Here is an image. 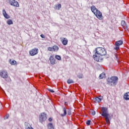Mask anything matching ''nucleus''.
Returning <instances> with one entry per match:
<instances>
[{
  "label": "nucleus",
  "mask_w": 129,
  "mask_h": 129,
  "mask_svg": "<svg viewBox=\"0 0 129 129\" xmlns=\"http://www.w3.org/2000/svg\"><path fill=\"white\" fill-rule=\"evenodd\" d=\"M106 50L103 47H97L95 49V54L93 55L94 59L97 62H101L103 60L102 56L106 55Z\"/></svg>",
  "instance_id": "f257e3e1"
},
{
  "label": "nucleus",
  "mask_w": 129,
  "mask_h": 129,
  "mask_svg": "<svg viewBox=\"0 0 129 129\" xmlns=\"http://www.w3.org/2000/svg\"><path fill=\"white\" fill-rule=\"evenodd\" d=\"M102 116L105 117V121L108 124L110 123V121H109V113L107 112V108L103 107H102Z\"/></svg>",
  "instance_id": "f03ea898"
},
{
  "label": "nucleus",
  "mask_w": 129,
  "mask_h": 129,
  "mask_svg": "<svg viewBox=\"0 0 129 129\" xmlns=\"http://www.w3.org/2000/svg\"><path fill=\"white\" fill-rule=\"evenodd\" d=\"M123 44V42L122 40H118L115 42V47H114V50L116 51H118L119 50V46H121Z\"/></svg>",
  "instance_id": "7ed1b4c3"
},
{
  "label": "nucleus",
  "mask_w": 129,
  "mask_h": 129,
  "mask_svg": "<svg viewBox=\"0 0 129 129\" xmlns=\"http://www.w3.org/2000/svg\"><path fill=\"white\" fill-rule=\"evenodd\" d=\"M47 120V114L45 113H41V114L39 115V121L43 123L44 121H46Z\"/></svg>",
  "instance_id": "20e7f679"
},
{
  "label": "nucleus",
  "mask_w": 129,
  "mask_h": 129,
  "mask_svg": "<svg viewBox=\"0 0 129 129\" xmlns=\"http://www.w3.org/2000/svg\"><path fill=\"white\" fill-rule=\"evenodd\" d=\"M94 15L96 16L97 19H98V20H100L101 21L103 20V16H102V13L99 10H98Z\"/></svg>",
  "instance_id": "39448f33"
},
{
  "label": "nucleus",
  "mask_w": 129,
  "mask_h": 129,
  "mask_svg": "<svg viewBox=\"0 0 129 129\" xmlns=\"http://www.w3.org/2000/svg\"><path fill=\"white\" fill-rule=\"evenodd\" d=\"M9 4L11 6H13V7H16V8H19L20 7V5L19 3L15 0H9Z\"/></svg>",
  "instance_id": "423d86ee"
},
{
  "label": "nucleus",
  "mask_w": 129,
  "mask_h": 129,
  "mask_svg": "<svg viewBox=\"0 0 129 129\" xmlns=\"http://www.w3.org/2000/svg\"><path fill=\"white\" fill-rule=\"evenodd\" d=\"M0 76L2 78H4V79H6V78H8L9 76V74H8V72L6 71H2L0 72Z\"/></svg>",
  "instance_id": "0eeeda50"
},
{
  "label": "nucleus",
  "mask_w": 129,
  "mask_h": 129,
  "mask_svg": "<svg viewBox=\"0 0 129 129\" xmlns=\"http://www.w3.org/2000/svg\"><path fill=\"white\" fill-rule=\"evenodd\" d=\"M39 49L37 48H34L31 50L29 51V54L30 56H35V55H37L38 54V51Z\"/></svg>",
  "instance_id": "6e6552de"
},
{
  "label": "nucleus",
  "mask_w": 129,
  "mask_h": 129,
  "mask_svg": "<svg viewBox=\"0 0 129 129\" xmlns=\"http://www.w3.org/2000/svg\"><path fill=\"white\" fill-rule=\"evenodd\" d=\"M110 83H113V85H115L118 81V78L117 77H112L110 78Z\"/></svg>",
  "instance_id": "1a4fd4ad"
},
{
  "label": "nucleus",
  "mask_w": 129,
  "mask_h": 129,
  "mask_svg": "<svg viewBox=\"0 0 129 129\" xmlns=\"http://www.w3.org/2000/svg\"><path fill=\"white\" fill-rule=\"evenodd\" d=\"M103 99V97L100 96L94 99V102H95V103H99V102H100Z\"/></svg>",
  "instance_id": "9d476101"
},
{
  "label": "nucleus",
  "mask_w": 129,
  "mask_h": 129,
  "mask_svg": "<svg viewBox=\"0 0 129 129\" xmlns=\"http://www.w3.org/2000/svg\"><path fill=\"white\" fill-rule=\"evenodd\" d=\"M60 40L63 46H66L67 44H68V39L66 38H62L61 37L60 38Z\"/></svg>",
  "instance_id": "9b49d317"
},
{
  "label": "nucleus",
  "mask_w": 129,
  "mask_h": 129,
  "mask_svg": "<svg viewBox=\"0 0 129 129\" xmlns=\"http://www.w3.org/2000/svg\"><path fill=\"white\" fill-rule=\"evenodd\" d=\"M49 60H50V63H51V64H52V65H55V64H56V63H57L56 59H55V58H54V57H53L52 56H50Z\"/></svg>",
  "instance_id": "f8f14e48"
},
{
  "label": "nucleus",
  "mask_w": 129,
  "mask_h": 129,
  "mask_svg": "<svg viewBox=\"0 0 129 129\" xmlns=\"http://www.w3.org/2000/svg\"><path fill=\"white\" fill-rule=\"evenodd\" d=\"M91 11L92 13H93L94 15L95 13L98 11V9H97V8H96L95 6H92V7H91Z\"/></svg>",
  "instance_id": "ddd939ff"
},
{
  "label": "nucleus",
  "mask_w": 129,
  "mask_h": 129,
  "mask_svg": "<svg viewBox=\"0 0 129 129\" xmlns=\"http://www.w3.org/2000/svg\"><path fill=\"white\" fill-rule=\"evenodd\" d=\"M3 16H4L6 19H10V16H9V15L7 14V12L5 9L3 10Z\"/></svg>",
  "instance_id": "4468645a"
},
{
  "label": "nucleus",
  "mask_w": 129,
  "mask_h": 129,
  "mask_svg": "<svg viewBox=\"0 0 129 129\" xmlns=\"http://www.w3.org/2000/svg\"><path fill=\"white\" fill-rule=\"evenodd\" d=\"M123 99H125V100H129V92L124 94Z\"/></svg>",
  "instance_id": "2eb2a0df"
},
{
  "label": "nucleus",
  "mask_w": 129,
  "mask_h": 129,
  "mask_svg": "<svg viewBox=\"0 0 129 129\" xmlns=\"http://www.w3.org/2000/svg\"><path fill=\"white\" fill-rule=\"evenodd\" d=\"M121 25L124 28V29H127V26H126V23H125V21H122L121 22Z\"/></svg>",
  "instance_id": "dca6fc26"
},
{
  "label": "nucleus",
  "mask_w": 129,
  "mask_h": 129,
  "mask_svg": "<svg viewBox=\"0 0 129 129\" xmlns=\"http://www.w3.org/2000/svg\"><path fill=\"white\" fill-rule=\"evenodd\" d=\"M9 63L11 65H17V61H16L15 60H12V59H10L9 60Z\"/></svg>",
  "instance_id": "f3484780"
},
{
  "label": "nucleus",
  "mask_w": 129,
  "mask_h": 129,
  "mask_svg": "<svg viewBox=\"0 0 129 129\" xmlns=\"http://www.w3.org/2000/svg\"><path fill=\"white\" fill-rule=\"evenodd\" d=\"M48 129H54V126L52 123H49L47 125Z\"/></svg>",
  "instance_id": "a211bd4d"
},
{
  "label": "nucleus",
  "mask_w": 129,
  "mask_h": 129,
  "mask_svg": "<svg viewBox=\"0 0 129 129\" xmlns=\"http://www.w3.org/2000/svg\"><path fill=\"white\" fill-rule=\"evenodd\" d=\"M52 49L54 52H57V51H58V50H59V47L57 45H54L52 47Z\"/></svg>",
  "instance_id": "6ab92c4d"
},
{
  "label": "nucleus",
  "mask_w": 129,
  "mask_h": 129,
  "mask_svg": "<svg viewBox=\"0 0 129 129\" xmlns=\"http://www.w3.org/2000/svg\"><path fill=\"white\" fill-rule=\"evenodd\" d=\"M105 77V73H102L101 74L99 77V79H103Z\"/></svg>",
  "instance_id": "aec40b11"
},
{
  "label": "nucleus",
  "mask_w": 129,
  "mask_h": 129,
  "mask_svg": "<svg viewBox=\"0 0 129 129\" xmlns=\"http://www.w3.org/2000/svg\"><path fill=\"white\" fill-rule=\"evenodd\" d=\"M61 7H62V6L61 5V4H58V5L55 6L54 9L55 10H60V9H61Z\"/></svg>",
  "instance_id": "412c9836"
},
{
  "label": "nucleus",
  "mask_w": 129,
  "mask_h": 129,
  "mask_svg": "<svg viewBox=\"0 0 129 129\" xmlns=\"http://www.w3.org/2000/svg\"><path fill=\"white\" fill-rule=\"evenodd\" d=\"M63 113L61 114V116H65L67 114V112L66 111V108L64 107L63 108Z\"/></svg>",
  "instance_id": "4be33fe9"
},
{
  "label": "nucleus",
  "mask_w": 129,
  "mask_h": 129,
  "mask_svg": "<svg viewBox=\"0 0 129 129\" xmlns=\"http://www.w3.org/2000/svg\"><path fill=\"white\" fill-rule=\"evenodd\" d=\"M67 83H68V84H71V83H74V81H73L72 79H69L68 80V81H67Z\"/></svg>",
  "instance_id": "5701e85b"
},
{
  "label": "nucleus",
  "mask_w": 129,
  "mask_h": 129,
  "mask_svg": "<svg viewBox=\"0 0 129 129\" xmlns=\"http://www.w3.org/2000/svg\"><path fill=\"white\" fill-rule=\"evenodd\" d=\"M7 24L8 25H13V20H11V19H9L7 21Z\"/></svg>",
  "instance_id": "b1692460"
},
{
  "label": "nucleus",
  "mask_w": 129,
  "mask_h": 129,
  "mask_svg": "<svg viewBox=\"0 0 129 129\" xmlns=\"http://www.w3.org/2000/svg\"><path fill=\"white\" fill-rule=\"evenodd\" d=\"M55 58L57 59V60H58L59 61H61V56L60 55H56Z\"/></svg>",
  "instance_id": "393cba45"
},
{
  "label": "nucleus",
  "mask_w": 129,
  "mask_h": 129,
  "mask_svg": "<svg viewBox=\"0 0 129 129\" xmlns=\"http://www.w3.org/2000/svg\"><path fill=\"white\" fill-rule=\"evenodd\" d=\"M47 90L49 91V92H52V93H54V92H55L54 90L50 88H47Z\"/></svg>",
  "instance_id": "a878e982"
},
{
  "label": "nucleus",
  "mask_w": 129,
  "mask_h": 129,
  "mask_svg": "<svg viewBox=\"0 0 129 129\" xmlns=\"http://www.w3.org/2000/svg\"><path fill=\"white\" fill-rule=\"evenodd\" d=\"M10 117V115L9 114H7L6 116L4 118V119H8Z\"/></svg>",
  "instance_id": "bb28decb"
},
{
  "label": "nucleus",
  "mask_w": 129,
  "mask_h": 129,
  "mask_svg": "<svg viewBox=\"0 0 129 129\" xmlns=\"http://www.w3.org/2000/svg\"><path fill=\"white\" fill-rule=\"evenodd\" d=\"M90 122H91V121L90 120H89L86 122V124L87 125H90Z\"/></svg>",
  "instance_id": "cd10ccee"
},
{
  "label": "nucleus",
  "mask_w": 129,
  "mask_h": 129,
  "mask_svg": "<svg viewBox=\"0 0 129 129\" xmlns=\"http://www.w3.org/2000/svg\"><path fill=\"white\" fill-rule=\"evenodd\" d=\"M47 50L48 51H50V52H52V51L53 50V48H52L51 47H48Z\"/></svg>",
  "instance_id": "c85d7f7f"
},
{
  "label": "nucleus",
  "mask_w": 129,
  "mask_h": 129,
  "mask_svg": "<svg viewBox=\"0 0 129 129\" xmlns=\"http://www.w3.org/2000/svg\"><path fill=\"white\" fill-rule=\"evenodd\" d=\"M72 111L71 110H69L68 111V115H71Z\"/></svg>",
  "instance_id": "c756f323"
},
{
  "label": "nucleus",
  "mask_w": 129,
  "mask_h": 129,
  "mask_svg": "<svg viewBox=\"0 0 129 129\" xmlns=\"http://www.w3.org/2000/svg\"><path fill=\"white\" fill-rule=\"evenodd\" d=\"M91 114H92V115H95V111L92 110V111H91Z\"/></svg>",
  "instance_id": "7c9ffc66"
},
{
  "label": "nucleus",
  "mask_w": 129,
  "mask_h": 129,
  "mask_svg": "<svg viewBox=\"0 0 129 129\" xmlns=\"http://www.w3.org/2000/svg\"><path fill=\"white\" fill-rule=\"evenodd\" d=\"M40 37L41 38H42V39H45V35H44V34H41Z\"/></svg>",
  "instance_id": "2f4dec72"
},
{
  "label": "nucleus",
  "mask_w": 129,
  "mask_h": 129,
  "mask_svg": "<svg viewBox=\"0 0 129 129\" xmlns=\"http://www.w3.org/2000/svg\"><path fill=\"white\" fill-rule=\"evenodd\" d=\"M48 120H49V121H52V120H53V119H52V118H49L48 119Z\"/></svg>",
  "instance_id": "473e14b6"
},
{
  "label": "nucleus",
  "mask_w": 129,
  "mask_h": 129,
  "mask_svg": "<svg viewBox=\"0 0 129 129\" xmlns=\"http://www.w3.org/2000/svg\"><path fill=\"white\" fill-rule=\"evenodd\" d=\"M64 104H66V105H67V104H68V103H67V102H66L64 103Z\"/></svg>",
  "instance_id": "72a5a7b5"
}]
</instances>
